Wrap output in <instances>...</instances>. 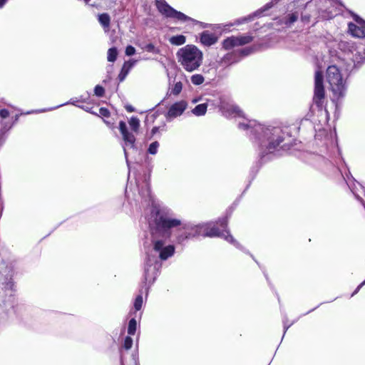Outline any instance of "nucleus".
Returning a JSON list of instances; mask_svg holds the SVG:
<instances>
[{
  "label": "nucleus",
  "instance_id": "28",
  "mask_svg": "<svg viewBox=\"0 0 365 365\" xmlns=\"http://www.w3.org/2000/svg\"><path fill=\"white\" fill-rule=\"evenodd\" d=\"M182 89V83L180 81L176 82L173 87L171 88L170 94H173L174 96L179 95Z\"/></svg>",
  "mask_w": 365,
  "mask_h": 365
},
{
  "label": "nucleus",
  "instance_id": "12",
  "mask_svg": "<svg viewBox=\"0 0 365 365\" xmlns=\"http://www.w3.org/2000/svg\"><path fill=\"white\" fill-rule=\"evenodd\" d=\"M119 130L123 136V139L124 141V145H123V147L125 157L126 158L127 163L128 164V160L127 158L128 154H127L126 147L134 148L135 138L131 133L128 132V130L127 129L126 123L123 120L120 121V123H119Z\"/></svg>",
  "mask_w": 365,
  "mask_h": 365
},
{
  "label": "nucleus",
  "instance_id": "17",
  "mask_svg": "<svg viewBox=\"0 0 365 365\" xmlns=\"http://www.w3.org/2000/svg\"><path fill=\"white\" fill-rule=\"evenodd\" d=\"M137 185L139 187V194L140 196L145 202H150L152 200V197L148 182L147 181L143 182L141 187H140L138 182H137Z\"/></svg>",
  "mask_w": 365,
  "mask_h": 365
},
{
  "label": "nucleus",
  "instance_id": "1",
  "mask_svg": "<svg viewBox=\"0 0 365 365\" xmlns=\"http://www.w3.org/2000/svg\"><path fill=\"white\" fill-rule=\"evenodd\" d=\"M151 235V250L146 254L155 255L159 260H166L175 253V247L168 244L172 229L181 225L179 219L173 218L163 209L153 207L148 218Z\"/></svg>",
  "mask_w": 365,
  "mask_h": 365
},
{
  "label": "nucleus",
  "instance_id": "27",
  "mask_svg": "<svg viewBox=\"0 0 365 365\" xmlns=\"http://www.w3.org/2000/svg\"><path fill=\"white\" fill-rule=\"evenodd\" d=\"M118 51L115 48H110L108 51V61L109 62H114L117 58Z\"/></svg>",
  "mask_w": 365,
  "mask_h": 365
},
{
  "label": "nucleus",
  "instance_id": "33",
  "mask_svg": "<svg viewBox=\"0 0 365 365\" xmlns=\"http://www.w3.org/2000/svg\"><path fill=\"white\" fill-rule=\"evenodd\" d=\"M105 93L104 88L99 85H97L94 88V93L98 97H102L103 96Z\"/></svg>",
  "mask_w": 365,
  "mask_h": 365
},
{
  "label": "nucleus",
  "instance_id": "25",
  "mask_svg": "<svg viewBox=\"0 0 365 365\" xmlns=\"http://www.w3.org/2000/svg\"><path fill=\"white\" fill-rule=\"evenodd\" d=\"M137 329V322L135 319L132 318L128 322V333L130 335H134Z\"/></svg>",
  "mask_w": 365,
  "mask_h": 365
},
{
  "label": "nucleus",
  "instance_id": "22",
  "mask_svg": "<svg viewBox=\"0 0 365 365\" xmlns=\"http://www.w3.org/2000/svg\"><path fill=\"white\" fill-rule=\"evenodd\" d=\"M207 103H201L196 106L192 110V113L197 116L204 115L207 111Z\"/></svg>",
  "mask_w": 365,
  "mask_h": 365
},
{
  "label": "nucleus",
  "instance_id": "24",
  "mask_svg": "<svg viewBox=\"0 0 365 365\" xmlns=\"http://www.w3.org/2000/svg\"><path fill=\"white\" fill-rule=\"evenodd\" d=\"M205 78L201 74H194L190 78V81L193 85L200 86L203 83Z\"/></svg>",
  "mask_w": 365,
  "mask_h": 365
},
{
  "label": "nucleus",
  "instance_id": "7",
  "mask_svg": "<svg viewBox=\"0 0 365 365\" xmlns=\"http://www.w3.org/2000/svg\"><path fill=\"white\" fill-rule=\"evenodd\" d=\"M156 6L160 14L166 16L167 18H171L177 19L180 21H191L195 24H200L203 28L206 27V24L200 22L185 14L178 11L168 5L164 0H157Z\"/></svg>",
  "mask_w": 365,
  "mask_h": 365
},
{
  "label": "nucleus",
  "instance_id": "42",
  "mask_svg": "<svg viewBox=\"0 0 365 365\" xmlns=\"http://www.w3.org/2000/svg\"><path fill=\"white\" fill-rule=\"evenodd\" d=\"M283 323H284V334L286 333V331H287V329L291 327L292 323L288 324H287V322L285 319H284Z\"/></svg>",
  "mask_w": 365,
  "mask_h": 365
},
{
  "label": "nucleus",
  "instance_id": "10",
  "mask_svg": "<svg viewBox=\"0 0 365 365\" xmlns=\"http://www.w3.org/2000/svg\"><path fill=\"white\" fill-rule=\"evenodd\" d=\"M324 94L323 73L320 71H316L314 76V95L313 100L317 106H322L324 98Z\"/></svg>",
  "mask_w": 365,
  "mask_h": 365
},
{
  "label": "nucleus",
  "instance_id": "49",
  "mask_svg": "<svg viewBox=\"0 0 365 365\" xmlns=\"http://www.w3.org/2000/svg\"><path fill=\"white\" fill-rule=\"evenodd\" d=\"M86 2H88L90 0H84Z\"/></svg>",
  "mask_w": 365,
  "mask_h": 365
},
{
  "label": "nucleus",
  "instance_id": "4",
  "mask_svg": "<svg viewBox=\"0 0 365 365\" xmlns=\"http://www.w3.org/2000/svg\"><path fill=\"white\" fill-rule=\"evenodd\" d=\"M178 62L188 72L197 70L202 64V52L194 45H186L177 52Z\"/></svg>",
  "mask_w": 365,
  "mask_h": 365
},
{
  "label": "nucleus",
  "instance_id": "41",
  "mask_svg": "<svg viewBox=\"0 0 365 365\" xmlns=\"http://www.w3.org/2000/svg\"><path fill=\"white\" fill-rule=\"evenodd\" d=\"M365 285V280L364 282H362L357 287L356 289H355V291L352 293L351 294V297H353L354 295H355L359 290L360 289L364 286Z\"/></svg>",
  "mask_w": 365,
  "mask_h": 365
},
{
  "label": "nucleus",
  "instance_id": "18",
  "mask_svg": "<svg viewBox=\"0 0 365 365\" xmlns=\"http://www.w3.org/2000/svg\"><path fill=\"white\" fill-rule=\"evenodd\" d=\"M240 60L239 53L237 51L228 53L222 58V63L224 65H231L238 62Z\"/></svg>",
  "mask_w": 365,
  "mask_h": 365
},
{
  "label": "nucleus",
  "instance_id": "5",
  "mask_svg": "<svg viewBox=\"0 0 365 365\" xmlns=\"http://www.w3.org/2000/svg\"><path fill=\"white\" fill-rule=\"evenodd\" d=\"M327 80L335 97L340 98L344 96L346 92L345 81L336 66H330L327 68Z\"/></svg>",
  "mask_w": 365,
  "mask_h": 365
},
{
  "label": "nucleus",
  "instance_id": "46",
  "mask_svg": "<svg viewBox=\"0 0 365 365\" xmlns=\"http://www.w3.org/2000/svg\"><path fill=\"white\" fill-rule=\"evenodd\" d=\"M8 0H0V9H1L7 2Z\"/></svg>",
  "mask_w": 365,
  "mask_h": 365
},
{
  "label": "nucleus",
  "instance_id": "21",
  "mask_svg": "<svg viewBox=\"0 0 365 365\" xmlns=\"http://www.w3.org/2000/svg\"><path fill=\"white\" fill-rule=\"evenodd\" d=\"M298 18H299V14L297 11L289 14L287 16H285L284 18L283 24H285L287 26H290L295 21H297Z\"/></svg>",
  "mask_w": 365,
  "mask_h": 365
},
{
  "label": "nucleus",
  "instance_id": "20",
  "mask_svg": "<svg viewBox=\"0 0 365 365\" xmlns=\"http://www.w3.org/2000/svg\"><path fill=\"white\" fill-rule=\"evenodd\" d=\"M98 21L99 24L103 28V30L106 33L109 31L110 24V17L108 14L103 13L98 14Z\"/></svg>",
  "mask_w": 365,
  "mask_h": 365
},
{
  "label": "nucleus",
  "instance_id": "39",
  "mask_svg": "<svg viewBox=\"0 0 365 365\" xmlns=\"http://www.w3.org/2000/svg\"><path fill=\"white\" fill-rule=\"evenodd\" d=\"M128 72V71L127 70H123L122 69L120 73L118 76L120 81H123L124 80V78H125V76L127 75Z\"/></svg>",
  "mask_w": 365,
  "mask_h": 365
},
{
  "label": "nucleus",
  "instance_id": "15",
  "mask_svg": "<svg viewBox=\"0 0 365 365\" xmlns=\"http://www.w3.org/2000/svg\"><path fill=\"white\" fill-rule=\"evenodd\" d=\"M278 1L279 0H271V1L266 4L263 8L257 10L252 14H250V15H248L247 16L242 17V18H240V19L235 20V24L240 25V24H242L251 21L252 20H253L254 17L259 16L263 12H264L265 11H267L268 9L272 8L273 6V5L274 4H276Z\"/></svg>",
  "mask_w": 365,
  "mask_h": 365
},
{
  "label": "nucleus",
  "instance_id": "44",
  "mask_svg": "<svg viewBox=\"0 0 365 365\" xmlns=\"http://www.w3.org/2000/svg\"><path fill=\"white\" fill-rule=\"evenodd\" d=\"M281 149L287 150L289 149V146L288 145V143H284L282 146L279 147Z\"/></svg>",
  "mask_w": 365,
  "mask_h": 365
},
{
  "label": "nucleus",
  "instance_id": "35",
  "mask_svg": "<svg viewBox=\"0 0 365 365\" xmlns=\"http://www.w3.org/2000/svg\"><path fill=\"white\" fill-rule=\"evenodd\" d=\"M136 61H128L125 62L123 70H127L128 71L134 66Z\"/></svg>",
  "mask_w": 365,
  "mask_h": 365
},
{
  "label": "nucleus",
  "instance_id": "43",
  "mask_svg": "<svg viewBox=\"0 0 365 365\" xmlns=\"http://www.w3.org/2000/svg\"><path fill=\"white\" fill-rule=\"evenodd\" d=\"M76 101H73V99H71V101H70L69 102H67V103H65L61 104V105H60V106H58L55 107V108H59V107H61V106H62L67 105V104L76 105Z\"/></svg>",
  "mask_w": 365,
  "mask_h": 365
},
{
  "label": "nucleus",
  "instance_id": "26",
  "mask_svg": "<svg viewBox=\"0 0 365 365\" xmlns=\"http://www.w3.org/2000/svg\"><path fill=\"white\" fill-rule=\"evenodd\" d=\"M128 123L130 128L134 132H136L138 130L140 126V120L137 117H131Z\"/></svg>",
  "mask_w": 365,
  "mask_h": 365
},
{
  "label": "nucleus",
  "instance_id": "32",
  "mask_svg": "<svg viewBox=\"0 0 365 365\" xmlns=\"http://www.w3.org/2000/svg\"><path fill=\"white\" fill-rule=\"evenodd\" d=\"M148 52H150L153 53H159L160 49L156 48L153 43H148L145 45L143 48Z\"/></svg>",
  "mask_w": 365,
  "mask_h": 365
},
{
  "label": "nucleus",
  "instance_id": "34",
  "mask_svg": "<svg viewBox=\"0 0 365 365\" xmlns=\"http://www.w3.org/2000/svg\"><path fill=\"white\" fill-rule=\"evenodd\" d=\"M133 345V339L130 336H126L124 340L123 347L126 350L130 349Z\"/></svg>",
  "mask_w": 365,
  "mask_h": 365
},
{
  "label": "nucleus",
  "instance_id": "11",
  "mask_svg": "<svg viewBox=\"0 0 365 365\" xmlns=\"http://www.w3.org/2000/svg\"><path fill=\"white\" fill-rule=\"evenodd\" d=\"M15 299L12 294L5 297L0 303V322L6 321L14 312Z\"/></svg>",
  "mask_w": 365,
  "mask_h": 365
},
{
  "label": "nucleus",
  "instance_id": "38",
  "mask_svg": "<svg viewBox=\"0 0 365 365\" xmlns=\"http://www.w3.org/2000/svg\"><path fill=\"white\" fill-rule=\"evenodd\" d=\"M9 115V111L6 109L0 110V118L1 119H5Z\"/></svg>",
  "mask_w": 365,
  "mask_h": 365
},
{
  "label": "nucleus",
  "instance_id": "45",
  "mask_svg": "<svg viewBox=\"0 0 365 365\" xmlns=\"http://www.w3.org/2000/svg\"><path fill=\"white\" fill-rule=\"evenodd\" d=\"M159 130V128L158 127H153V129H152V135H155Z\"/></svg>",
  "mask_w": 365,
  "mask_h": 365
},
{
  "label": "nucleus",
  "instance_id": "3",
  "mask_svg": "<svg viewBox=\"0 0 365 365\" xmlns=\"http://www.w3.org/2000/svg\"><path fill=\"white\" fill-rule=\"evenodd\" d=\"M182 224L177 227L176 242L183 244L186 240L202 237H219L225 239L228 242L232 244L236 247H240L239 243L227 230V217L219 220L217 222H207L205 224L192 225L191 224Z\"/></svg>",
  "mask_w": 365,
  "mask_h": 365
},
{
  "label": "nucleus",
  "instance_id": "37",
  "mask_svg": "<svg viewBox=\"0 0 365 365\" xmlns=\"http://www.w3.org/2000/svg\"><path fill=\"white\" fill-rule=\"evenodd\" d=\"M99 115L103 117H108L110 115V111L106 108H99Z\"/></svg>",
  "mask_w": 365,
  "mask_h": 365
},
{
  "label": "nucleus",
  "instance_id": "6",
  "mask_svg": "<svg viewBox=\"0 0 365 365\" xmlns=\"http://www.w3.org/2000/svg\"><path fill=\"white\" fill-rule=\"evenodd\" d=\"M161 267V262L158 259L155 255L152 254H146V257L144 262V272L143 278L145 285H151L156 279L160 269Z\"/></svg>",
  "mask_w": 365,
  "mask_h": 365
},
{
  "label": "nucleus",
  "instance_id": "13",
  "mask_svg": "<svg viewBox=\"0 0 365 365\" xmlns=\"http://www.w3.org/2000/svg\"><path fill=\"white\" fill-rule=\"evenodd\" d=\"M355 23L349 24V31L355 37L365 38V21L357 15H354Z\"/></svg>",
  "mask_w": 365,
  "mask_h": 365
},
{
  "label": "nucleus",
  "instance_id": "31",
  "mask_svg": "<svg viewBox=\"0 0 365 365\" xmlns=\"http://www.w3.org/2000/svg\"><path fill=\"white\" fill-rule=\"evenodd\" d=\"M253 51L252 47H247L236 51L239 53V57L240 58V56H246L251 54Z\"/></svg>",
  "mask_w": 365,
  "mask_h": 365
},
{
  "label": "nucleus",
  "instance_id": "36",
  "mask_svg": "<svg viewBox=\"0 0 365 365\" xmlns=\"http://www.w3.org/2000/svg\"><path fill=\"white\" fill-rule=\"evenodd\" d=\"M135 48L133 46H128L125 48V54L127 56H132V55L135 54Z\"/></svg>",
  "mask_w": 365,
  "mask_h": 365
},
{
  "label": "nucleus",
  "instance_id": "29",
  "mask_svg": "<svg viewBox=\"0 0 365 365\" xmlns=\"http://www.w3.org/2000/svg\"><path fill=\"white\" fill-rule=\"evenodd\" d=\"M158 147L159 143L158 141H155L149 145L148 152L151 155H155L158 152Z\"/></svg>",
  "mask_w": 365,
  "mask_h": 365
},
{
  "label": "nucleus",
  "instance_id": "16",
  "mask_svg": "<svg viewBox=\"0 0 365 365\" xmlns=\"http://www.w3.org/2000/svg\"><path fill=\"white\" fill-rule=\"evenodd\" d=\"M200 40L204 46H210L217 41V37L214 34L205 31L201 33Z\"/></svg>",
  "mask_w": 365,
  "mask_h": 365
},
{
  "label": "nucleus",
  "instance_id": "30",
  "mask_svg": "<svg viewBox=\"0 0 365 365\" xmlns=\"http://www.w3.org/2000/svg\"><path fill=\"white\" fill-rule=\"evenodd\" d=\"M143 302V301L142 295H138L134 302V307L136 311H139L142 308Z\"/></svg>",
  "mask_w": 365,
  "mask_h": 365
},
{
  "label": "nucleus",
  "instance_id": "9",
  "mask_svg": "<svg viewBox=\"0 0 365 365\" xmlns=\"http://www.w3.org/2000/svg\"><path fill=\"white\" fill-rule=\"evenodd\" d=\"M220 110L222 114L227 118L243 117L242 111L240 108L234 104L232 101L225 98H221L220 105Z\"/></svg>",
  "mask_w": 365,
  "mask_h": 365
},
{
  "label": "nucleus",
  "instance_id": "8",
  "mask_svg": "<svg viewBox=\"0 0 365 365\" xmlns=\"http://www.w3.org/2000/svg\"><path fill=\"white\" fill-rule=\"evenodd\" d=\"M253 40V36L250 34L232 36L222 41V47L225 50H230L236 46H242L250 43Z\"/></svg>",
  "mask_w": 365,
  "mask_h": 365
},
{
  "label": "nucleus",
  "instance_id": "40",
  "mask_svg": "<svg viewBox=\"0 0 365 365\" xmlns=\"http://www.w3.org/2000/svg\"><path fill=\"white\" fill-rule=\"evenodd\" d=\"M310 16L307 14H302L301 16V20L304 23H308L309 22Z\"/></svg>",
  "mask_w": 365,
  "mask_h": 365
},
{
  "label": "nucleus",
  "instance_id": "19",
  "mask_svg": "<svg viewBox=\"0 0 365 365\" xmlns=\"http://www.w3.org/2000/svg\"><path fill=\"white\" fill-rule=\"evenodd\" d=\"M0 287L2 289L13 290L14 282L10 275H0Z\"/></svg>",
  "mask_w": 365,
  "mask_h": 365
},
{
  "label": "nucleus",
  "instance_id": "2",
  "mask_svg": "<svg viewBox=\"0 0 365 365\" xmlns=\"http://www.w3.org/2000/svg\"><path fill=\"white\" fill-rule=\"evenodd\" d=\"M238 128L250 134V139L259 146L261 159L267 155L279 151L280 144L289 135L279 127H265L254 120L244 118Z\"/></svg>",
  "mask_w": 365,
  "mask_h": 365
},
{
  "label": "nucleus",
  "instance_id": "48",
  "mask_svg": "<svg viewBox=\"0 0 365 365\" xmlns=\"http://www.w3.org/2000/svg\"><path fill=\"white\" fill-rule=\"evenodd\" d=\"M127 109H128V110H129V111H133V109L131 108V107H129V108H128Z\"/></svg>",
  "mask_w": 365,
  "mask_h": 365
},
{
  "label": "nucleus",
  "instance_id": "47",
  "mask_svg": "<svg viewBox=\"0 0 365 365\" xmlns=\"http://www.w3.org/2000/svg\"><path fill=\"white\" fill-rule=\"evenodd\" d=\"M18 118H19V115H15V121L18 120Z\"/></svg>",
  "mask_w": 365,
  "mask_h": 365
},
{
  "label": "nucleus",
  "instance_id": "14",
  "mask_svg": "<svg viewBox=\"0 0 365 365\" xmlns=\"http://www.w3.org/2000/svg\"><path fill=\"white\" fill-rule=\"evenodd\" d=\"M187 103L185 101H180L173 103L169 108L165 117L168 120H171L181 115L187 108Z\"/></svg>",
  "mask_w": 365,
  "mask_h": 365
},
{
  "label": "nucleus",
  "instance_id": "23",
  "mask_svg": "<svg viewBox=\"0 0 365 365\" xmlns=\"http://www.w3.org/2000/svg\"><path fill=\"white\" fill-rule=\"evenodd\" d=\"M169 41L173 45L181 46L186 42V38L183 35L173 36L170 37Z\"/></svg>",
  "mask_w": 365,
  "mask_h": 365
}]
</instances>
